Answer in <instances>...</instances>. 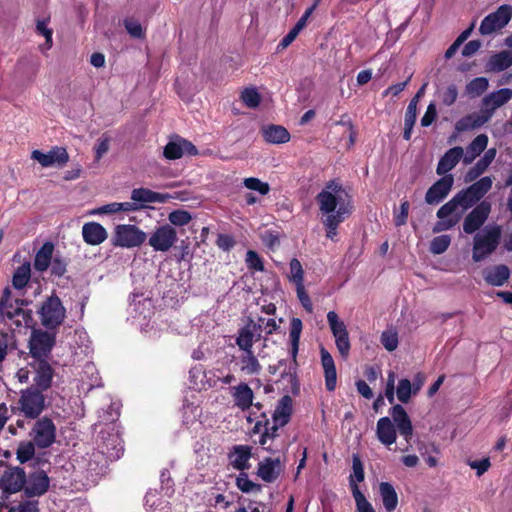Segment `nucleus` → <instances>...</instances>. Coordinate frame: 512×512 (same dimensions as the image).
Instances as JSON below:
<instances>
[{
    "mask_svg": "<svg viewBox=\"0 0 512 512\" xmlns=\"http://www.w3.org/2000/svg\"><path fill=\"white\" fill-rule=\"evenodd\" d=\"M477 204L466 189L460 190L437 210L436 216L439 220L434 224L432 231L439 233L452 229L459 223L463 213Z\"/></svg>",
    "mask_w": 512,
    "mask_h": 512,
    "instance_id": "obj_1",
    "label": "nucleus"
},
{
    "mask_svg": "<svg viewBox=\"0 0 512 512\" xmlns=\"http://www.w3.org/2000/svg\"><path fill=\"white\" fill-rule=\"evenodd\" d=\"M512 99V89L501 88L491 92L482 99V108L485 114H469L459 119L455 124L458 132H464L481 127L486 123L494 111Z\"/></svg>",
    "mask_w": 512,
    "mask_h": 512,
    "instance_id": "obj_2",
    "label": "nucleus"
},
{
    "mask_svg": "<svg viewBox=\"0 0 512 512\" xmlns=\"http://www.w3.org/2000/svg\"><path fill=\"white\" fill-rule=\"evenodd\" d=\"M46 408V398L43 391L35 387H27L20 391V397L11 412L25 419L36 420Z\"/></svg>",
    "mask_w": 512,
    "mask_h": 512,
    "instance_id": "obj_3",
    "label": "nucleus"
},
{
    "mask_svg": "<svg viewBox=\"0 0 512 512\" xmlns=\"http://www.w3.org/2000/svg\"><path fill=\"white\" fill-rule=\"evenodd\" d=\"M41 325L47 330L57 331L66 318V308L61 299L52 293L37 310Z\"/></svg>",
    "mask_w": 512,
    "mask_h": 512,
    "instance_id": "obj_4",
    "label": "nucleus"
},
{
    "mask_svg": "<svg viewBox=\"0 0 512 512\" xmlns=\"http://www.w3.org/2000/svg\"><path fill=\"white\" fill-rule=\"evenodd\" d=\"M55 344L56 331L33 328L28 341V354L32 360L50 359Z\"/></svg>",
    "mask_w": 512,
    "mask_h": 512,
    "instance_id": "obj_5",
    "label": "nucleus"
},
{
    "mask_svg": "<svg viewBox=\"0 0 512 512\" xmlns=\"http://www.w3.org/2000/svg\"><path fill=\"white\" fill-rule=\"evenodd\" d=\"M501 234V227L494 225L486 228L483 235L475 236L472 259L475 262H480L493 253L500 243Z\"/></svg>",
    "mask_w": 512,
    "mask_h": 512,
    "instance_id": "obj_6",
    "label": "nucleus"
},
{
    "mask_svg": "<svg viewBox=\"0 0 512 512\" xmlns=\"http://www.w3.org/2000/svg\"><path fill=\"white\" fill-rule=\"evenodd\" d=\"M147 238L144 231L135 225L120 224L114 229L111 244L114 247L133 248L141 246Z\"/></svg>",
    "mask_w": 512,
    "mask_h": 512,
    "instance_id": "obj_7",
    "label": "nucleus"
},
{
    "mask_svg": "<svg viewBox=\"0 0 512 512\" xmlns=\"http://www.w3.org/2000/svg\"><path fill=\"white\" fill-rule=\"evenodd\" d=\"M342 192H344V188L338 180L332 179L328 181L315 198L320 212H335L337 207H340L341 203H346L340 196ZM348 202L350 203V200H348L347 203Z\"/></svg>",
    "mask_w": 512,
    "mask_h": 512,
    "instance_id": "obj_8",
    "label": "nucleus"
},
{
    "mask_svg": "<svg viewBox=\"0 0 512 512\" xmlns=\"http://www.w3.org/2000/svg\"><path fill=\"white\" fill-rule=\"evenodd\" d=\"M327 321L333 336L335 337L336 347L343 359H347L350 353L351 344L349 334L345 323L339 319L335 311L327 313Z\"/></svg>",
    "mask_w": 512,
    "mask_h": 512,
    "instance_id": "obj_9",
    "label": "nucleus"
},
{
    "mask_svg": "<svg viewBox=\"0 0 512 512\" xmlns=\"http://www.w3.org/2000/svg\"><path fill=\"white\" fill-rule=\"evenodd\" d=\"M33 441L38 448H49L56 440V426L48 416L36 419L32 428Z\"/></svg>",
    "mask_w": 512,
    "mask_h": 512,
    "instance_id": "obj_10",
    "label": "nucleus"
},
{
    "mask_svg": "<svg viewBox=\"0 0 512 512\" xmlns=\"http://www.w3.org/2000/svg\"><path fill=\"white\" fill-rule=\"evenodd\" d=\"M49 360H32L28 363L34 373L31 387L38 388L43 392L51 388L55 376V370Z\"/></svg>",
    "mask_w": 512,
    "mask_h": 512,
    "instance_id": "obj_11",
    "label": "nucleus"
},
{
    "mask_svg": "<svg viewBox=\"0 0 512 512\" xmlns=\"http://www.w3.org/2000/svg\"><path fill=\"white\" fill-rule=\"evenodd\" d=\"M512 18V6L508 4L501 5L498 9L488 14L481 22L479 32L482 35H489L497 30L504 28Z\"/></svg>",
    "mask_w": 512,
    "mask_h": 512,
    "instance_id": "obj_12",
    "label": "nucleus"
},
{
    "mask_svg": "<svg viewBox=\"0 0 512 512\" xmlns=\"http://www.w3.org/2000/svg\"><path fill=\"white\" fill-rule=\"evenodd\" d=\"M492 205L487 200L479 202L464 218L463 231L466 234H473L478 231L487 221L491 213Z\"/></svg>",
    "mask_w": 512,
    "mask_h": 512,
    "instance_id": "obj_13",
    "label": "nucleus"
},
{
    "mask_svg": "<svg viewBox=\"0 0 512 512\" xmlns=\"http://www.w3.org/2000/svg\"><path fill=\"white\" fill-rule=\"evenodd\" d=\"M25 483L26 474L24 469L19 467L6 469L0 477L2 497L7 499L9 495L22 491Z\"/></svg>",
    "mask_w": 512,
    "mask_h": 512,
    "instance_id": "obj_14",
    "label": "nucleus"
},
{
    "mask_svg": "<svg viewBox=\"0 0 512 512\" xmlns=\"http://www.w3.org/2000/svg\"><path fill=\"white\" fill-rule=\"evenodd\" d=\"M177 241V232L170 224H164L155 229L148 240L154 251L166 252Z\"/></svg>",
    "mask_w": 512,
    "mask_h": 512,
    "instance_id": "obj_15",
    "label": "nucleus"
},
{
    "mask_svg": "<svg viewBox=\"0 0 512 512\" xmlns=\"http://www.w3.org/2000/svg\"><path fill=\"white\" fill-rule=\"evenodd\" d=\"M353 206L351 203H341L335 212L322 213V223L326 230V237L335 240L337 236L338 226L352 213Z\"/></svg>",
    "mask_w": 512,
    "mask_h": 512,
    "instance_id": "obj_16",
    "label": "nucleus"
},
{
    "mask_svg": "<svg viewBox=\"0 0 512 512\" xmlns=\"http://www.w3.org/2000/svg\"><path fill=\"white\" fill-rule=\"evenodd\" d=\"M285 465L280 457H265L257 465L256 475L266 483L275 482L283 473Z\"/></svg>",
    "mask_w": 512,
    "mask_h": 512,
    "instance_id": "obj_17",
    "label": "nucleus"
},
{
    "mask_svg": "<svg viewBox=\"0 0 512 512\" xmlns=\"http://www.w3.org/2000/svg\"><path fill=\"white\" fill-rule=\"evenodd\" d=\"M49 486L50 479L47 473L41 470L26 476V483L22 490L27 498L40 497L48 491Z\"/></svg>",
    "mask_w": 512,
    "mask_h": 512,
    "instance_id": "obj_18",
    "label": "nucleus"
},
{
    "mask_svg": "<svg viewBox=\"0 0 512 512\" xmlns=\"http://www.w3.org/2000/svg\"><path fill=\"white\" fill-rule=\"evenodd\" d=\"M454 184L452 174H447L438 179L425 194V201L429 205H436L443 201L450 193Z\"/></svg>",
    "mask_w": 512,
    "mask_h": 512,
    "instance_id": "obj_19",
    "label": "nucleus"
},
{
    "mask_svg": "<svg viewBox=\"0 0 512 512\" xmlns=\"http://www.w3.org/2000/svg\"><path fill=\"white\" fill-rule=\"evenodd\" d=\"M392 422L396 425L401 436L408 442L413 435V426L406 410L400 404H395L389 411Z\"/></svg>",
    "mask_w": 512,
    "mask_h": 512,
    "instance_id": "obj_20",
    "label": "nucleus"
},
{
    "mask_svg": "<svg viewBox=\"0 0 512 512\" xmlns=\"http://www.w3.org/2000/svg\"><path fill=\"white\" fill-rule=\"evenodd\" d=\"M32 159L38 161L43 167H49L54 164L59 166L65 165L69 160V155L65 148L55 147L47 153L34 150L31 155Z\"/></svg>",
    "mask_w": 512,
    "mask_h": 512,
    "instance_id": "obj_21",
    "label": "nucleus"
},
{
    "mask_svg": "<svg viewBox=\"0 0 512 512\" xmlns=\"http://www.w3.org/2000/svg\"><path fill=\"white\" fill-rule=\"evenodd\" d=\"M252 457V447L249 445H235L228 453L230 465L241 472L250 468L249 460Z\"/></svg>",
    "mask_w": 512,
    "mask_h": 512,
    "instance_id": "obj_22",
    "label": "nucleus"
},
{
    "mask_svg": "<svg viewBox=\"0 0 512 512\" xmlns=\"http://www.w3.org/2000/svg\"><path fill=\"white\" fill-rule=\"evenodd\" d=\"M231 395L234 405L242 411L248 410L253 405L254 392L245 382H241L237 386L232 387Z\"/></svg>",
    "mask_w": 512,
    "mask_h": 512,
    "instance_id": "obj_23",
    "label": "nucleus"
},
{
    "mask_svg": "<svg viewBox=\"0 0 512 512\" xmlns=\"http://www.w3.org/2000/svg\"><path fill=\"white\" fill-rule=\"evenodd\" d=\"M321 364L324 369L325 387L332 392L337 384V371L332 355L323 346L320 348Z\"/></svg>",
    "mask_w": 512,
    "mask_h": 512,
    "instance_id": "obj_24",
    "label": "nucleus"
},
{
    "mask_svg": "<svg viewBox=\"0 0 512 512\" xmlns=\"http://www.w3.org/2000/svg\"><path fill=\"white\" fill-rule=\"evenodd\" d=\"M172 196L168 193H159L148 188H135L131 192V200L138 204L167 203Z\"/></svg>",
    "mask_w": 512,
    "mask_h": 512,
    "instance_id": "obj_25",
    "label": "nucleus"
},
{
    "mask_svg": "<svg viewBox=\"0 0 512 512\" xmlns=\"http://www.w3.org/2000/svg\"><path fill=\"white\" fill-rule=\"evenodd\" d=\"M463 153V148L460 146L453 147L446 151L437 164L436 173L440 176L447 175L448 172L459 163L463 157Z\"/></svg>",
    "mask_w": 512,
    "mask_h": 512,
    "instance_id": "obj_26",
    "label": "nucleus"
},
{
    "mask_svg": "<svg viewBox=\"0 0 512 512\" xmlns=\"http://www.w3.org/2000/svg\"><path fill=\"white\" fill-rule=\"evenodd\" d=\"M83 240L92 246L103 243L108 233L106 229L98 222H87L82 227Z\"/></svg>",
    "mask_w": 512,
    "mask_h": 512,
    "instance_id": "obj_27",
    "label": "nucleus"
},
{
    "mask_svg": "<svg viewBox=\"0 0 512 512\" xmlns=\"http://www.w3.org/2000/svg\"><path fill=\"white\" fill-rule=\"evenodd\" d=\"M376 435L378 440L385 446L396 442L397 430L390 417H381L377 422Z\"/></svg>",
    "mask_w": 512,
    "mask_h": 512,
    "instance_id": "obj_28",
    "label": "nucleus"
},
{
    "mask_svg": "<svg viewBox=\"0 0 512 512\" xmlns=\"http://www.w3.org/2000/svg\"><path fill=\"white\" fill-rule=\"evenodd\" d=\"M510 269L505 264L495 265L483 271L484 281L491 286H503L510 278Z\"/></svg>",
    "mask_w": 512,
    "mask_h": 512,
    "instance_id": "obj_29",
    "label": "nucleus"
},
{
    "mask_svg": "<svg viewBox=\"0 0 512 512\" xmlns=\"http://www.w3.org/2000/svg\"><path fill=\"white\" fill-rule=\"evenodd\" d=\"M292 412L293 400L291 396L284 395L279 399L275 407V410L272 414V420L279 425H287L291 420Z\"/></svg>",
    "mask_w": 512,
    "mask_h": 512,
    "instance_id": "obj_30",
    "label": "nucleus"
},
{
    "mask_svg": "<svg viewBox=\"0 0 512 512\" xmlns=\"http://www.w3.org/2000/svg\"><path fill=\"white\" fill-rule=\"evenodd\" d=\"M496 155V150L491 148L471 167L465 175V182H473L490 166Z\"/></svg>",
    "mask_w": 512,
    "mask_h": 512,
    "instance_id": "obj_31",
    "label": "nucleus"
},
{
    "mask_svg": "<svg viewBox=\"0 0 512 512\" xmlns=\"http://www.w3.org/2000/svg\"><path fill=\"white\" fill-rule=\"evenodd\" d=\"M303 324L301 319L293 317L290 322L289 338L291 344L290 354L293 361V370L297 368V354L299 351L300 336L302 333ZM296 372H294L295 374Z\"/></svg>",
    "mask_w": 512,
    "mask_h": 512,
    "instance_id": "obj_32",
    "label": "nucleus"
},
{
    "mask_svg": "<svg viewBox=\"0 0 512 512\" xmlns=\"http://www.w3.org/2000/svg\"><path fill=\"white\" fill-rule=\"evenodd\" d=\"M262 135L266 142L272 144H283L290 140V133L280 125L271 124L263 127Z\"/></svg>",
    "mask_w": 512,
    "mask_h": 512,
    "instance_id": "obj_33",
    "label": "nucleus"
},
{
    "mask_svg": "<svg viewBox=\"0 0 512 512\" xmlns=\"http://www.w3.org/2000/svg\"><path fill=\"white\" fill-rule=\"evenodd\" d=\"M54 244L45 242L37 251L34 258V268L38 272L46 271L53 260Z\"/></svg>",
    "mask_w": 512,
    "mask_h": 512,
    "instance_id": "obj_34",
    "label": "nucleus"
},
{
    "mask_svg": "<svg viewBox=\"0 0 512 512\" xmlns=\"http://www.w3.org/2000/svg\"><path fill=\"white\" fill-rule=\"evenodd\" d=\"M512 66V50H503L493 54L487 63L489 71L501 72Z\"/></svg>",
    "mask_w": 512,
    "mask_h": 512,
    "instance_id": "obj_35",
    "label": "nucleus"
},
{
    "mask_svg": "<svg viewBox=\"0 0 512 512\" xmlns=\"http://www.w3.org/2000/svg\"><path fill=\"white\" fill-rule=\"evenodd\" d=\"M379 493L385 510L393 512L398 505V495L393 485L389 482H381L379 484Z\"/></svg>",
    "mask_w": 512,
    "mask_h": 512,
    "instance_id": "obj_36",
    "label": "nucleus"
},
{
    "mask_svg": "<svg viewBox=\"0 0 512 512\" xmlns=\"http://www.w3.org/2000/svg\"><path fill=\"white\" fill-rule=\"evenodd\" d=\"M240 370L246 375H257L261 372L262 366L252 351H244L239 357Z\"/></svg>",
    "mask_w": 512,
    "mask_h": 512,
    "instance_id": "obj_37",
    "label": "nucleus"
},
{
    "mask_svg": "<svg viewBox=\"0 0 512 512\" xmlns=\"http://www.w3.org/2000/svg\"><path fill=\"white\" fill-rule=\"evenodd\" d=\"M492 184V177L484 176L465 189L479 203L481 202L482 198L491 190Z\"/></svg>",
    "mask_w": 512,
    "mask_h": 512,
    "instance_id": "obj_38",
    "label": "nucleus"
},
{
    "mask_svg": "<svg viewBox=\"0 0 512 512\" xmlns=\"http://www.w3.org/2000/svg\"><path fill=\"white\" fill-rule=\"evenodd\" d=\"M256 332V325L253 324V328H251V324H247L242 327L238 331V336L236 338L237 346L244 351H252L254 345V334Z\"/></svg>",
    "mask_w": 512,
    "mask_h": 512,
    "instance_id": "obj_39",
    "label": "nucleus"
},
{
    "mask_svg": "<svg viewBox=\"0 0 512 512\" xmlns=\"http://www.w3.org/2000/svg\"><path fill=\"white\" fill-rule=\"evenodd\" d=\"M260 417L264 418V430L259 437L258 444L265 445V442H269V440H272V442H277V439L279 438V429L285 425H279L276 422L271 424L270 420L266 416V413H262Z\"/></svg>",
    "mask_w": 512,
    "mask_h": 512,
    "instance_id": "obj_40",
    "label": "nucleus"
},
{
    "mask_svg": "<svg viewBox=\"0 0 512 512\" xmlns=\"http://www.w3.org/2000/svg\"><path fill=\"white\" fill-rule=\"evenodd\" d=\"M488 144V136L485 134H480L476 136L473 141L468 146V153L471 154L470 157H465L464 162L470 163L472 162L477 156H479L487 147Z\"/></svg>",
    "mask_w": 512,
    "mask_h": 512,
    "instance_id": "obj_41",
    "label": "nucleus"
},
{
    "mask_svg": "<svg viewBox=\"0 0 512 512\" xmlns=\"http://www.w3.org/2000/svg\"><path fill=\"white\" fill-rule=\"evenodd\" d=\"M31 268L29 263H23L14 272L12 285L15 289H23L30 280Z\"/></svg>",
    "mask_w": 512,
    "mask_h": 512,
    "instance_id": "obj_42",
    "label": "nucleus"
},
{
    "mask_svg": "<svg viewBox=\"0 0 512 512\" xmlns=\"http://www.w3.org/2000/svg\"><path fill=\"white\" fill-rule=\"evenodd\" d=\"M10 297V289L5 288L0 298V316L9 320H14L16 318V313H14L16 305L11 302Z\"/></svg>",
    "mask_w": 512,
    "mask_h": 512,
    "instance_id": "obj_43",
    "label": "nucleus"
},
{
    "mask_svg": "<svg viewBox=\"0 0 512 512\" xmlns=\"http://www.w3.org/2000/svg\"><path fill=\"white\" fill-rule=\"evenodd\" d=\"M14 313H16V318L12 321L17 328H20L23 325L31 329L36 328L32 310L16 307Z\"/></svg>",
    "mask_w": 512,
    "mask_h": 512,
    "instance_id": "obj_44",
    "label": "nucleus"
},
{
    "mask_svg": "<svg viewBox=\"0 0 512 512\" xmlns=\"http://www.w3.org/2000/svg\"><path fill=\"white\" fill-rule=\"evenodd\" d=\"M236 486L243 493H259L262 491V485L250 480L245 472H241L236 478Z\"/></svg>",
    "mask_w": 512,
    "mask_h": 512,
    "instance_id": "obj_45",
    "label": "nucleus"
},
{
    "mask_svg": "<svg viewBox=\"0 0 512 512\" xmlns=\"http://www.w3.org/2000/svg\"><path fill=\"white\" fill-rule=\"evenodd\" d=\"M488 85L485 77H476L466 85V93L471 97H478L487 90Z\"/></svg>",
    "mask_w": 512,
    "mask_h": 512,
    "instance_id": "obj_46",
    "label": "nucleus"
},
{
    "mask_svg": "<svg viewBox=\"0 0 512 512\" xmlns=\"http://www.w3.org/2000/svg\"><path fill=\"white\" fill-rule=\"evenodd\" d=\"M396 395L401 403H408L414 395L413 386L409 379H400L396 388Z\"/></svg>",
    "mask_w": 512,
    "mask_h": 512,
    "instance_id": "obj_47",
    "label": "nucleus"
},
{
    "mask_svg": "<svg viewBox=\"0 0 512 512\" xmlns=\"http://www.w3.org/2000/svg\"><path fill=\"white\" fill-rule=\"evenodd\" d=\"M352 469L353 473L349 477V485L351 489L353 484L362 482L365 478L363 463L358 454H353L352 456Z\"/></svg>",
    "mask_w": 512,
    "mask_h": 512,
    "instance_id": "obj_48",
    "label": "nucleus"
},
{
    "mask_svg": "<svg viewBox=\"0 0 512 512\" xmlns=\"http://www.w3.org/2000/svg\"><path fill=\"white\" fill-rule=\"evenodd\" d=\"M352 494L356 503L357 512H375L372 504L366 499L357 484L352 485Z\"/></svg>",
    "mask_w": 512,
    "mask_h": 512,
    "instance_id": "obj_49",
    "label": "nucleus"
},
{
    "mask_svg": "<svg viewBox=\"0 0 512 512\" xmlns=\"http://www.w3.org/2000/svg\"><path fill=\"white\" fill-rule=\"evenodd\" d=\"M163 155L168 160H177L183 156V151L181 149V143L179 141V136H176L175 141H169L165 145Z\"/></svg>",
    "mask_w": 512,
    "mask_h": 512,
    "instance_id": "obj_50",
    "label": "nucleus"
},
{
    "mask_svg": "<svg viewBox=\"0 0 512 512\" xmlns=\"http://www.w3.org/2000/svg\"><path fill=\"white\" fill-rule=\"evenodd\" d=\"M243 184L247 189L257 191L261 195H267L270 192V185L256 177L245 178Z\"/></svg>",
    "mask_w": 512,
    "mask_h": 512,
    "instance_id": "obj_51",
    "label": "nucleus"
},
{
    "mask_svg": "<svg viewBox=\"0 0 512 512\" xmlns=\"http://www.w3.org/2000/svg\"><path fill=\"white\" fill-rule=\"evenodd\" d=\"M289 266V280L295 285L304 283V270L301 262L297 258H292L289 263Z\"/></svg>",
    "mask_w": 512,
    "mask_h": 512,
    "instance_id": "obj_52",
    "label": "nucleus"
},
{
    "mask_svg": "<svg viewBox=\"0 0 512 512\" xmlns=\"http://www.w3.org/2000/svg\"><path fill=\"white\" fill-rule=\"evenodd\" d=\"M380 341L387 351L392 352L396 350L399 343L397 331L392 329L383 331Z\"/></svg>",
    "mask_w": 512,
    "mask_h": 512,
    "instance_id": "obj_53",
    "label": "nucleus"
},
{
    "mask_svg": "<svg viewBox=\"0 0 512 512\" xmlns=\"http://www.w3.org/2000/svg\"><path fill=\"white\" fill-rule=\"evenodd\" d=\"M124 27L131 37L137 39L145 38V30L138 20L134 18H126L124 20Z\"/></svg>",
    "mask_w": 512,
    "mask_h": 512,
    "instance_id": "obj_54",
    "label": "nucleus"
},
{
    "mask_svg": "<svg viewBox=\"0 0 512 512\" xmlns=\"http://www.w3.org/2000/svg\"><path fill=\"white\" fill-rule=\"evenodd\" d=\"M451 243V237L449 235H440L432 239L430 244V251L433 254L439 255L444 253Z\"/></svg>",
    "mask_w": 512,
    "mask_h": 512,
    "instance_id": "obj_55",
    "label": "nucleus"
},
{
    "mask_svg": "<svg viewBox=\"0 0 512 512\" xmlns=\"http://www.w3.org/2000/svg\"><path fill=\"white\" fill-rule=\"evenodd\" d=\"M35 446L36 445L34 441L23 442L19 445L16 454L20 463H25L33 458L35 453Z\"/></svg>",
    "mask_w": 512,
    "mask_h": 512,
    "instance_id": "obj_56",
    "label": "nucleus"
},
{
    "mask_svg": "<svg viewBox=\"0 0 512 512\" xmlns=\"http://www.w3.org/2000/svg\"><path fill=\"white\" fill-rule=\"evenodd\" d=\"M241 99L249 108H256L261 102V96L255 88H245L241 93Z\"/></svg>",
    "mask_w": 512,
    "mask_h": 512,
    "instance_id": "obj_57",
    "label": "nucleus"
},
{
    "mask_svg": "<svg viewBox=\"0 0 512 512\" xmlns=\"http://www.w3.org/2000/svg\"><path fill=\"white\" fill-rule=\"evenodd\" d=\"M246 265L249 270L252 271H264V263L263 259L259 256V254L254 250H248L246 253Z\"/></svg>",
    "mask_w": 512,
    "mask_h": 512,
    "instance_id": "obj_58",
    "label": "nucleus"
},
{
    "mask_svg": "<svg viewBox=\"0 0 512 512\" xmlns=\"http://www.w3.org/2000/svg\"><path fill=\"white\" fill-rule=\"evenodd\" d=\"M168 219L172 225L184 226L191 221L192 217L188 211L179 209L172 211L169 214Z\"/></svg>",
    "mask_w": 512,
    "mask_h": 512,
    "instance_id": "obj_59",
    "label": "nucleus"
},
{
    "mask_svg": "<svg viewBox=\"0 0 512 512\" xmlns=\"http://www.w3.org/2000/svg\"><path fill=\"white\" fill-rule=\"evenodd\" d=\"M441 101L445 106H451L458 97V89L455 84H450L440 92Z\"/></svg>",
    "mask_w": 512,
    "mask_h": 512,
    "instance_id": "obj_60",
    "label": "nucleus"
},
{
    "mask_svg": "<svg viewBox=\"0 0 512 512\" xmlns=\"http://www.w3.org/2000/svg\"><path fill=\"white\" fill-rule=\"evenodd\" d=\"M295 286H296L297 297H298L301 305L308 313H312L313 312V304H312L310 296L308 295V293L305 290L304 283L297 284Z\"/></svg>",
    "mask_w": 512,
    "mask_h": 512,
    "instance_id": "obj_61",
    "label": "nucleus"
},
{
    "mask_svg": "<svg viewBox=\"0 0 512 512\" xmlns=\"http://www.w3.org/2000/svg\"><path fill=\"white\" fill-rule=\"evenodd\" d=\"M216 245L223 251L229 252L236 245L232 235L220 233L217 236Z\"/></svg>",
    "mask_w": 512,
    "mask_h": 512,
    "instance_id": "obj_62",
    "label": "nucleus"
},
{
    "mask_svg": "<svg viewBox=\"0 0 512 512\" xmlns=\"http://www.w3.org/2000/svg\"><path fill=\"white\" fill-rule=\"evenodd\" d=\"M49 267H51L52 275L62 277L67 271V262L64 259L55 256Z\"/></svg>",
    "mask_w": 512,
    "mask_h": 512,
    "instance_id": "obj_63",
    "label": "nucleus"
},
{
    "mask_svg": "<svg viewBox=\"0 0 512 512\" xmlns=\"http://www.w3.org/2000/svg\"><path fill=\"white\" fill-rule=\"evenodd\" d=\"M47 21L48 20H37V23H36V31L38 34L42 35L45 37V42L46 44L48 45V47L50 48L52 46V34H53V31L52 29H49L47 27Z\"/></svg>",
    "mask_w": 512,
    "mask_h": 512,
    "instance_id": "obj_64",
    "label": "nucleus"
}]
</instances>
